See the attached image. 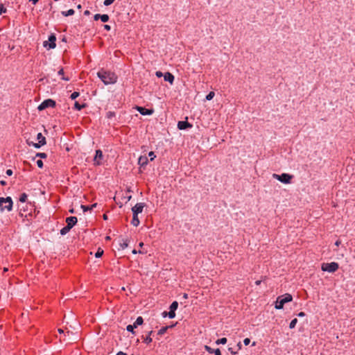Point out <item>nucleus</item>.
<instances>
[{
    "label": "nucleus",
    "mask_w": 355,
    "mask_h": 355,
    "mask_svg": "<svg viewBox=\"0 0 355 355\" xmlns=\"http://www.w3.org/2000/svg\"><path fill=\"white\" fill-rule=\"evenodd\" d=\"M98 77L103 82L105 85L114 84L117 81V76L114 73L103 69L97 73Z\"/></svg>",
    "instance_id": "obj_1"
},
{
    "label": "nucleus",
    "mask_w": 355,
    "mask_h": 355,
    "mask_svg": "<svg viewBox=\"0 0 355 355\" xmlns=\"http://www.w3.org/2000/svg\"><path fill=\"white\" fill-rule=\"evenodd\" d=\"M292 300L293 297L289 293H286L283 295H280L277 298L275 307L277 309H283L284 304L291 302Z\"/></svg>",
    "instance_id": "obj_2"
},
{
    "label": "nucleus",
    "mask_w": 355,
    "mask_h": 355,
    "mask_svg": "<svg viewBox=\"0 0 355 355\" xmlns=\"http://www.w3.org/2000/svg\"><path fill=\"white\" fill-rule=\"evenodd\" d=\"M12 208V200L10 197L0 198V209L1 211L7 210L10 211Z\"/></svg>",
    "instance_id": "obj_3"
},
{
    "label": "nucleus",
    "mask_w": 355,
    "mask_h": 355,
    "mask_svg": "<svg viewBox=\"0 0 355 355\" xmlns=\"http://www.w3.org/2000/svg\"><path fill=\"white\" fill-rule=\"evenodd\" d=\"M272 177L284 184H290L293 178V175L288 173H282L281 175L274 173Z\"/></svg>",
    "instance_id": "obj_4"
},
{
    "label": "nucleus",
    "mask_w": 355,
    "mask_h": 355,
    "mask_svg": "<svg viewBox=\"0 0 355 355\" xmlns=\"http://www.w3.org/2000/svg\"><path fill=\"white\" fill-rule=\"evenodd\" d=\"M338 263L336 262L322 263L321 267L322 270L327 271L329 272H334L338 269Z\"/></svg>",
    "instance_id": "obj_5"
},
{
    "label": "nucleus",
    "mask_w": 355,
    "mask_h": 355,
    "mask_svg": "<svg viewBox=\"0 0 355 355\" xmlns=\"http://www.w3.org/2000/svg\"><path fill=\"white\" fill-rule=\"evenodd\" d=\"M37 139L38 140V143H34L33 141H28L27 140V144L28 146H33L36 148H40L42 146L46 144V138L42 135L41 132L38 133L37 135Z\"/></svg>",
    "instance_id": "obj_6"
},
{
    "label": "nucleus",
    "mask_w": 355,
    "mask_h": 355,
    "mask_svg": "<svg viewBox=\"0 0 355 355\" xmlns=\"http://www.w3.org/2000/svg\"><path fill=\"white\" fill-rule=\"evenodd\" d=\"M55 101L52 99H46L44 100L39 106L38 110H43L48 107H55Z\"/></svg>",
    "instance_id": "obj_7"
},
{
    "label": "nucleus",
    "mask_w": 355,
    "mask_h": 355,
    "mask_svg": "<svg viewBox=\"0 0 355 355\" xmlns=\"http://www.w3.org/2000/svg\"><path fill=\"white\" fill-rule=\"evenodd\" d=\"M55 42L56 37L55 34H51L49 37V41H44L43 45L49 49H54L56 46Z\"/></svg>",
    "instance_id": "obj_8"
},
{
    "label": "nucleus",
    "mask_w": 355,
    "mask_h": 355,
    "mask_svg": "<svg viewBox=\"0 0 355 355\" xmlns=\"http://www.w3.org/2000/svg\"><path fill=\"white\" fill-rule=\"evenodd\" d=\"M144 206H145V204L143 203V202L137 203L132 208V211L133 215H138L139 213H141Z\"/></svg>",
    "instance_id": "obj_9"
},
{
    "label": "nucleus",
    "mask_w": 355,
    "mask_h": 355,
    "mask_svg": "<svg viewBox=\"0 0 355 355\" xmlns=\"http://www.w3.org/2000/svg\"><path fill=\"white\" fill-rule=\"evenodd\" d=\"M192 124L189 123L187 121H180L178 123V128L179 130H185L187 128H192Z\"/></svg>",
    "instance_id": "obj_10"
},
{
    "label": "nucleus",
    "mask_w": 355,
    "mask_h": 355,
    "mask_svg": "<svg viewBox=\"0 0 355 355\" xmlns=\"http://www.w3.org/2000/svg\"><path fill=\"white\" fill-rule=\"evenodd\" d=\"M77 218L76 216H70L66 218L67 225L72 228L77 223Z\"/></svg>",
    "instance_id": "obj_11"
},
{
    "label": "nucleus",
    "mask_w": 355,
    "mask_h": 355,
    "mask_svg": "<svg viewBox=\"0 0 355 355\" xmlns=\"http://www.w3.org/2000/svg\"><path fill=\"white\" fill-rule=\"evenodd\" d=\"M137 110L142 115H150L153 112V110H149V109H147V108L143 107H137Z\"/></svg>",
    "instance_id": "obj_12"
},
{
    "label": "nucleus",
    "mask_w": 355,
    "mask_h": 355,
    "mask_svg": "<svg viewBox=\"0 0 355 355\" xmlns=\"http://www.w3.org/2000/svg\"><path fill=\"white\" fill-rule=\"evenodd\" d=\"M103 158V152L101 150H96V155L94 159L95 164L99 165L101 164L100 160Z\"/></svg>",
    "instance_id": "obj_13"
},
{
    "label": "nucleus",
    "mask_w": 355,
    "mask_h": 355,
    "mask_svg": "<svg viewBox=\"0 0 355 355\" xmlns=\"http://www.w3.org/2000/svg\"><path fill=\"white\" fill-rule=\"evenodd\" d=\"M205 349L209 354H214L215 355H221L220 350L218 348L214 349L211 347H210L209 346L205 345Z\"/></svg>",
    "instance_id": "obj_14"
},
{
    "label": "nucleus",
    "mask_w": 355,
    "mask_h": 355,
    "mask_svg": "<svg viewBox=\"0 0 355 355\" xmlns=\"http://www.w3.org/2000/svg\"><path fill=\"white\" fill-rule=\"evenodd\" d=\"M164 78L165 81L169 82L171 84L173 83L174 76L171 73H170V72L165 73V74L164 75Z\"/></svg>",
    "instance_id": "obj_15"
},
{
    "label": "nucleus",
    "mask_w": 355,
    "mask_h": 355,
    "mask_svg": "<svg viewBox=\"0 0 355 355\" xmlns=\"http://www.w3.org/2000/svg\"><path fill=\"white\" fill-rule=\"evenodd\" d=\"M153 334V331H150L148 333V336L146 337H144V336H141V338L143 339V341L146 343V344H149L152 342V338H151V336Z\"/></svg>",
    "instance_id": "obj_16"
},
{
    "label": "nucleus",
    "mask_w": 355,
    "mask_h": 355,
    "mask_svg": "<svg viewBox=\"0 0 355 355\" xmlns=\"http://www.w3.org/2000/svg\"><path fill=\"white\" fill-rule=\"evenodd\" d=\"M140 223V221L138 218V215H133L131 224L135 227H137Z\"/></svg>",
    "instance_id": "obj_17"
},
{
    "label": "nucleus",
    "mask_w": 355,
    "mask_h": 355,
    "mask_svg": "<svg viewBox=\"0 0 355 355\" xmlns=\"http://www.w3.org/2000/svg\"><path fill=\"white\" fill-rule=\"evenodd\" d=\"M143 322H144V319H143V318H142L141 316H139V317L136 319L135 322H134V324H133V327H137L139 325L142 324H143Z\"/></svg>",
    "instance_id": "obj_18"
},
{
    "label": "nucleus",
    "mask_w": 355,
    "mask_h": 355,
    "mask_svg": "<svg viewBox=\"0 0 355 355\" xmlns=\"http://www.w3.org/2000/svg\"><path fill=\"white\" fill-rule=\"evenodd\" d=\"M87 106L85 103L80 104L78 101H76L74 103V108L77 110H81L83 108H85Z\"/></svg>",
    "instance_id": "obj_19"
},
{
    "label": "nucleus",
    "mask_w": 355,
    "mask_h": 355,
    "mask_svg": "<svg viewBox=\"0 0 355 355\" xmlns=\"http://www.w3.org/2000/svg\"><path fill=\"white\" fill-rule=\"evenodd\" d=\"M172 327V326H170V327ZM168 328H169V327H168V326H166V327H162V328L158 331V332H157V335H159V336H162V335L164 334L166 332V331H167V329H168Z\"/></svg>",
    "instance_id": "obj_20"
},
{
    "label": "nucleus",
    "mask_w": 355,
    "mask_h": 355,
    "mask_svg": "<svg viewBox=\"0 0 355 355\" xmlns=\"http://www.w3.org/2000/svg\"><path fill=\"white\" fill-rule=\"evenodd\" d=\"M71 229V228L69 226L66 225L65 227H64L63 228L61 229L60 234L62 235H65L70 231Z\"/></svg>",
    "instance_id": "obj_21"
},
{
    "label": "nucleus",
    "mask_w": 355,
    "mask_h": 355,
    "mask_svg": "<svg viewBox=\"0 0 355 355\" xmlns=\"http://www.w3.org/2000/svg\"><path fill=\"white\" fill-rule=\"evenodd\" d=\"M73 14H74V10L73 9H69L67 11H62V15L65 16V17L70 16V15H72Z\"/></svg>",
    "instance_id": "obj_22"
},
{
    "label": "nucleus",
    "mask_w": 355,
    "mask_h": 355,
    "mask_svg": "<svg viewBox=\"0 0 355 355\" xmlns=\"http://www.w3.org/2000/svg\"><path fill=\"white\" fill-rule=\"evenodd\" d=\"M178 307V302L177 301H174L171 304L169 309H170V310H173V311H175L177 310Z\"/></svg>",
    "instance_id": "obj_23"
},
{
    "label": "nucleus",
    "mask_w": 355,
    "mask_h": 355,
    "mask_svg": "<svg viewBox=\"0 0 355 355\" xmlns=\"http://www.w3.org/2000/svg\"><path fill=\"white\" fill-rule=\"evenodd\" d=\"M27 198H28L27 194H26V193H22L20 195V196H19V201H20L21 202H25L26 201V200H27Z\"/></svg>",
    "instance_id": "obj_24"
},
{
    "label": "nucleus",
    "mask_w": 355,
    "mask_h": 355,
    "mask_svg": "<svg viewBox=\"0 0 355 355\" xmlns=\"http://www.w3.org/2000/svg\"><path fill=\"white\" fill-rule=\"evenodd\" d=\"M227 340L226 338H220V339H218L216 341V345H225L226 344Z\"/></svg>",
    "instance_id": "obj_25"
},
{
    "label": "nucleus",
    "mask_w": 355,
    "mask_h": 355,
    "mask_svg": "<svg viewBox=\"0 0 355 355\" xmlns=\"http://www.w3.org/2000/svg\"><path fill=\"white\" fill-rule=\"evenodd\" d=\"M110 19V17L107 14H103L101 16V20L103 21V22H107Z\"/></svg>",
    "instance_id": "obj_26"
},
{
    "label": "nucleus",
    "mask_w": 355,
    "mask_h": 355,
    "mask_svg": "<svg viewBox=\"0 0 355 355\" xmlns=\"http://www.w3.org/2000/svg\"><path fill=\"white\" fill-rule=\"evenodd\" d=\"M297 322V318H294L293 320H292L291 322H290V324H289L290 329L295 328Z\"/></svg>",
    "instance_id": "obj_27"
},
{
    "label": "nucleus",
    "mask_w": 355,
    "mask_h": 355,
    "mask_svg": "<svg viewBox=\"0 0 355 355\" xmlns=\"http://www.w3.org/2000/svg\"><path fill=\"white\" fill-rule=\"evenodd\" d=\"M137 328V327H133V324H128L126 327L127 331L132 332V334H135L134 329Z\"/></svg>",
    "instance_id": "obj_28"
},
{
    "label": "nucleus",
    "mask_w": 355,
    "mask_h": 355,
    "mask_svg": "<svg viewBox=\"0 0 355 355\" xmlns=\"http://www.w3.org/2000/svg\"><path fill=\"white\" fill-rule=\"evenodd\" d=\"M103 250L101 248H98V250H97V252L95 254V257L96 258H99L103 255Z\"/></svg>",
    "instance_id": "obj_29"
},
{
    "label": "nucleus",
    "mask_w": 355,
    "mask_h": 355,
    "mask_svg": "<svg viewBox=\"0 0 355 355\" xmlns=\"http://www.w3.org/2000/svg\"><path fill=\"white\" fill-rule=\"evenodd\" d=\"M215 94L214 92H210L207 96H206V99L208 100V101H210L211 100L214 96Z\"/></svg>",
    "instance_id": "obj_30"
},
{
    "label": "nucleus",
    "mask_w": 355,
    "mask_h": 355,
    "mask_svg": "<svg viewBox=\"0 0 355 355\" xmlns=\"http://www.w3.org/2000/svg\"><path fill=\"white\" fill-rule=\"evenodd\" d=\"M80 94L79 92H73L71 94V96L70 98L72 99V100H74L76 99V98H78Z\"/></svg>",
    "instance_id": "obj_31"
},
{
    "label": "nucleus",
    "mask_w": 355,
    "mask_h": 355,
    "mask_svg": "<svg viewBox=\"0 0 355 355\" xmlns=\"http://www.w3.org/2000/svg\"><path fill=\"white\" fill-rule=\"evenodd\" d=\"M35 156L42 159H45L47 157V155L44 153H37Z\"/></svg>",
    "instance_id": "obj_32"
},
{
    "label": "nucleus",
    "mask_w": 355,
    "mask_h": 355,
    "mask_svg": "<svg viewBox=\"0 0 355 355\" xmlns=\"http://www.w3.org/2000/svg\"><path fill=\"white\" fill-rule=\"evenodd\" d=\"M7 12V9L4 8L2 3H0V15L4 14Z\"/></svg>",
    "instance_id": "obj_33"
},
{
    "label": "nucleus",
    "mask_w": 355,
    "mask_h": 355,
    "mask_svg": "<svg viewBox=\"0 0 355 355\" xmlns=\"http://www.w3.org/2000/svg\"><path fill=\"white\" fill-rule=\"evenodd\" d=\"M168 316L169 318H174L175 317V311L170 310V311L168 313Z\"/></svg>",
    "instance_id": "obj_34"
},
{
    "label": "nucleus",
    "mask_w": 355,
    "mask_h": 355,
    "mask_svg": "<svg viewBox=\"0 0 355 355\" xmlns=\"http://www.w3.org/2000/svg\"><path fill=\"white\" fill-rule=\"evenodd\" d=\"M115 0H104V5L105 6H110L114 2Z\"/></svg>",
    "instance_id": "obj_35"
},
{
    "label": "nucleus",
    "mask_w": 355,
    "mask_h": 355,
    "mask_svg": "<svg viewBox=\"0 0 355 355\" xmlns=\"http://www.w3.org/2000/svg\"><path fill=\"white\" fill-rule=\"evenodd\" d=\"M128 240H125L123 241V242L122 243H121V247L122 249H125L128 247Z\"/></svg>",
    "instance_id": "obj_36"
},
{
    "label": "nucleus",
    "mask_w": 355,
    "mask_h": 355,
    "mask_svg": "<svg viewBox=\"0 0 355 355\" xmlns=\"http://www.w3.org/2000/svg\"><path fill=\"white\" fill-rule=\"evenodd\" d=\"M37 165L40 168H43V166H44L43 162L41 159H38L37 161Z\"/></svg>",
    "instance_id": "obj_37"
},
{
    "label": "nucleus",
    "mask_w": 355,
    "mask_h": 355,
    "mask_svg": "<svg viewBox=\"0 0 355 355\" xmlns=\"http://www.w3.org/2000/svg\"><path fill=\"white\" fill-rule=\"evenodd\" d=\"M101 16H102V15H101V14H96V15L94 16V20H96V21H97V20H98V19H101Z\"/></svg>",
    "instance_id": "obj_38"
},
{
    "label": "nucleus",
    "mask_w": 355,
    "mask_h": 355,
    "mask_svg": "<svg viewBox=\"0 0 355 355\" xmlns=\"http://www.w3.org/2000/svg\"><path fill=\"white\" fill-rule=\"evenodd\" d=\"M250 343V339L248 338H246L243 340V343L245 345H248Z\"/></svg>",
    "instance_id": "obj_39"
},
{
    "label": "nucleus",
    "mask_w": 355,
    "mask_h": 355,
    "mask_svg": "<svg viewBox=\"0 0 355 355\" xmlns=\"http://www.w3.org/2000/svg\"><path fill=\"white\" fill-rule=\"evenodd\" d=\"M81 207L83 208L84 211L92 209V207L89 206L82 205Z\"/></svg>",
    "instance_id": "obj_40"
},
{
    "label": "nucleus",
    "mask_w": 355,
    "mask_h": 355,
    "mask_svg": "<svg viewBox=\"0 0 355 355\" xmlns=\"http://www.w3.org/2000/svg\"><path fill=\"white\" fill-rule=\"evenodd\" d=\"M148 156L150 157V160H153L154 158L155 157V155L153 151L148 153Z\"/></svg>",
    "instance_id": "obj_41"
},
{
    "label": "nucleus",
    "mask_w": 355,
    "mask_h": 355,
    "mask_svg": "<svg viewBox=\"0 0 355 355\" xmlns=\"http://www.w3.org/2000/svg\"><path fill=\"white\" fill-rule=\"evenodd\" d=\"M115 115L114 112H108L107 114V116L108 118H111Z\"/></svg>",
    "instance_id": "obj_42"
},
{
    "label": "nucleus",
    "mask_w": 355,
    "mask_h": 355,
    "mask_svg": "<svg viewBox=\"0 0 355 355\" xmlns=\"http://www.w3.org/2000/svg\"><path fill=\"white\" fill-rule=\"evenodd\" d=\"M6 175L10 176L12 175V171L11 169H7L6 171Z\"/></svg>",
    "instance_id": "obj_43"
},
{
    "label": "nucleus",
    "mask_w": 355,
    "mask_h": 355,
    "mask_svg": "<svg viewBox=\"0 0 355 355\" xmlns=\"http://www.w3.org/2000/svg\"><path fill=\"white\" fill-rule=\"evenodd\" d=\"M103 27H104V29H105V30H106V31H110V29H111L110 26V25H107V24H105V25L103 26Z\"/></svg>",
    "instance_id": "obj_44"
},
{
    "label": "nucleus",
    "mask_w": 355,
    "mask_h": 355,
    "mask_svg": "<svg viewBox=\"0 0 355 355\" xmlns=\"http://www.w3.org/2000/svg\"><path fill=\"white\" fill-rule=\"evenodd\" d=\"M156 76L157 77L160 78V77H162L163 76V73L161 71H158L156 72Z\"/></svg>",
    "instance_id": "obj_45"
},
{
    "label": "nucleus",
    "mask_w": 355,
    "mask_h": 355,
    "mask_svg": "<svg viewBox=\"0 0 355 355\" xmlns=\"http://www.w3.org/2000/svg\"><path fill=\"white\" fill-rule=\"evenodd\" d=\"M58 74L60 75V76H64V69L62 68H61L59 71H58Z\"/></svg>",
    "instance_id": "obj_46"
},
{
    "label": "nucleus",
    "mask_w": 355,
    "mask_h": 355,
    "mask_svg": "<svg viewBox=\"0 0 355 355\" xmlns=\"http://www.w3.org/2000/svg\"><path fill=\"white\" fill-rule=\"evenodd\" d=\"M297 316L298 317H304L305 316V313L304 312H300L298 314H297Z\"/></svg>",
    "instance_id": "obj_47"
},
{
    "label": "nucleus",
    "mask_w": 355,
    "mask_h": 355,
    "mask_svg": "<svg viewBox=\"0 0 355 355\" xmlns=\"http://www.w3.org/2000/svg\"><path fill=\"white\" fill-rule=\"evenodd\" d=\"M0 184L3 185V186H5L7 184L5 180H1L0 181Z\"/></svg>",
    "instance_id": "obj_48"
},
{
    "label": "nucleus",
    "mask_w": 355,
    "mask_h": 355,
    "mask_svg": "<svg viewBox=\"0 0 355 355\" xmlns=\"http://www.w3.org/2000/svg\"><path fill=\"white\" fill-rule=\"evenodd\" d=\"M62 79L64 80H66V81L69 80V77H66V76H62Z\"/></svg>",
    "instance_id": "obj_49"
},
{
    "label": "nucleus",
    "mask_w": 355,
    "mask_h": 355,
    "mask_svg": "<svg viewBox=\"0 0 355 355\" xmlns=\"http://www.w3.org/2000/svg\"><path fill=\"white\" fill-rule=\"evenodd\" d=\"M29 1H31L33 5H35L39 1V0H29Z\"/></svg>",
    "instance_id": "obj_50"
},
{
    "label": "nucleus",
    "mask_w": 355,
    "mask_h": 355,
    "mask_svg": "<svg viewBox=\"0 0 355 355\" xmlns=\"http://www.w3.org/2000/svg\"><path fill=\"white\" fill-rule=\"evenodd\" d=\"M116 355H127V354L123 352H119L116 354Z\"/></svg>",
    "instance_id": "obj_51"
},
{
    "label": "nucleus",
    "mask_w": 355,
    "mask_h": 355,
    "mask_svg": "<svg viewBox=\"0 0 355 355\" xmlns=\"http://www.w3.org/2000/svg\"><path fill=\"white\" fill-rule=\"evenodd\" d=\"M340 243H341L340 241L338 240L336 241L335 245L336 246H339L340 245Z\"/></svg>",
    "instance_id": "obj_52"
},
{
    "label": "nucleus",
    "mask_w": 355,
    "mask_h": 355,
    "mask_svg": "<svg viewBox=\"0 0 355 355\" xmlns=\"http://www.w3.org/2000/svg\"><path fill=\"white\" fill-rule=\"evenodd\" d=\"M229 350L230 351L232 354H236L237 353L236 352H234V350H232V348H229Z\"/></svg>",
    "instance_id": "obj_53"
},
{
    "label": "nucleus",
    "mask_w": 355,
    "mask_h": 355,
    "mask_svg": "<svg viewBox=\"0 0 355 355\" xmlns=\"http://www.w3.org/2000/svg\"><path fill=\"white\" fill-rule=\"evenodd\" d=\"M162 316H163L164 318H165V317L168 316V313H167L166 311H164V312L162 313Z\"/></svg>",
    "instance_id": "obj_54"
},
{
    "label": "nucleus",
    "mask_w": 355,
    "mask_h": 355,
    "mask_svg": "<svg viewBox=\"0 0 355 355\" xmlns=\"http://www.w3.org/2000/svg\"><path fill=\"white\" fill-rule=\"evenodd\" d=\"M237 346H238V347H239V349H241V347H242V345H241V342H239V343L237 344Z\"/></svg>",
    "instance_id": "obj_55"
},
{
    "label": "nucleus",
    "mask_w": 355,
    "mask_h": 355,
    "mask_svg": "<svg viewBox=\"0 0 355 355\" xmlns=\"http://www.w3.org/2000/svg\"><path fill=\"white\" fill-rule=\"evenodd\" d=\"M261 282V280H257V281L255 282V284H256V285H260Z\"/></svg>",
    "instance_id": "obj_56"
},
{
    "label": "nucleus",
    "mask_w": 355,
    "mask_h": 355,
    "mask_svg": "<svg viewBox=\"0 0 355 355\" xmlns=\"http://www.w3.org/2000/svg\"><path fill=\"white\" fill-rule=\"evenodd\" d=\"M183 298L184 299H187L188 298V295L187 293H184Z\"/></svg>",
    "instance_id": "obj_57"
},
{
    "label": "nucleus",
    "mask_w": 355,
    "mask_h": 355,
    "mask_svg": "<svg viewBox=\"0 0 355 355\" xmlns=\"http://www.w3.org/2000/svg\"><path fill=\"white\" fill-rule=\"evenodd\" d=\"M58 331L60 334H62V333H64V331H63L62 329H58Z\"/></svg>",
    "instance_id": "obj_58"
},
{
    "label": "nucleus",
    "mask_w": 355,
    "mask_h": 355,
    "mask_svg": "<svg viewBox=\"0 0 355 355\" xmlns=\"http://www.w3.org/2000/svg\"><path fill=\"white\" fill-rule=\"evenodd\" d=\"M84 14H85V15H89V10H85V12H84Z\"/></svg>",
    "instance_id": "obj_59"
},
{
    "label": "nucleus",
    "mask_w": 355,
    "mask_h": 355,
    "mask_svg": "<svg viewBox=\"0 0 355 355\" xmlns=\"http://www.w3.org/2000/svg\"><path fill=\"white\" fill-rule=\"evenodd\" d=\"M103 219H104V220H107V215H106V214H103Z\"/></svg>",
    "instance_id": "obj_60"
},
{
    "label": "nucleus",
    "mask_w": 355,
    "mask_h": 355,
    "mask_svg": "<svg viewBox=\"0 0 355 355\" xmlns=\"http://www.w3.org/2000/svg\"><path fill=\"white\" fill-rule=\"evenodd\" d=\"M69 212L71 213V214H73L74 213V209H71L69 210Z\"/></svg>",
    "instance_id": "obj_61"
},
{
    "label": "nucleus",
    "mask_w": 355,
    "mask_h": 355,
    "mask_svg": "<svg viewBox=\"0 0 355 355\" xmlns=\"http://www.w3.org/2000/svg\"><path fill=\"white\" fill-rule=\"evenodd\" d=\"M132 253H133V254H137V251L135 249V250H132Z\"/></svg>",
    "instance_id": "obj_62"
},
{
    "label": "nucleus",
    "mask_w": 355,
    "mask_h": 355,
    "mask_svg": "<svg viewBox=\"0 0 355 355\" xmlns=\"http://www.w3.org/2000/svg\"><path fill=\"white\" fill-rule=\"evenodd\" d=\"M144 162L141 164L142 165H143L144 164L146 163L147 158H144Z\"/></svg>",
    "instance_id": "obj_63"
},
{
    "label": "nucleus",
    "mask_w": 355,
    "mask_h": 355,
    "mask_svg": "<svg viewBox=\"0 0 355 355\" xmlns=\"http://www.w3.org/2000/svg\"><path fill=\"white\" fill-rule=\"evenodd\" d=\"M106 240H110V237L109 236H107L106 238H105Z\"/></svg>",
    "instance_id": "obj_64"
}]
</instances>
